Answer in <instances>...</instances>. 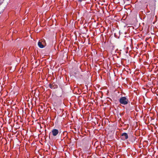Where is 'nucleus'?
Masks as SVG:
<instances>
[{"mask_svg":"<svg viewBox=\"0 0 158 158\" xmlns=\"http://www.w3.org/2000/svg\"><path fill=\"white\" fill-rule=\"evenodd\" d=\"M119 102L122 104L126 105L128 104L129 102L128 99L125 97H123L119 99Z\"/></svg>","mask_w":158,"mask_h":158,"instance_id":"nucleus-1","label":"nucleus"},{"mask_svg":"<svg viewBox=\"0 0 158 158\" xmlns=\"http://www.w3.org/2000/svg\"><path fill=\"white\" fill-rule=\"evenodd\" d=\"M129 102V105L126 107L127 111L128 112L130 110H133L134 109L133 105L131 103H130Z\"/></svg>","mask_w":158,"mask_h":158,"instance_id":"nucleus-2","label":"nucleus"},{"mask_svg":"<svg viewBox=\"0 0 158 158\" xmlns=\"http://www.w3.org/2000/svg\"><path fill=\"white\" fill-rule=\"evenodd\" d=\"M128 138L127 133L124 132L122 134L121 136V139L123 140H125Z\"/></svg>","mask_w":158,"mask_h":158,"instance_id":"nucleus-3","label":"nucleus"},{"mask_svg":"<svg viewBox=\"0 0 158 158\" xmlns=\"http://www.w3.org/2000/svg\"><path fill=\"white\" fill-rule=\"evenodd\" d=\"M52 132V134L54 136H56L59 133L58 130L56 129H53Z\"/></svg>","mask_w":158,"mask_h":158,"instance_id":"nucleus-4","label":"nucleus"},{"mask_svg":"<svg viewBox=\"0 0 158 158\" xmlns=\"http://www.w3.org/2000/svg\"><path fill=\"white\" fill-rule=\"evenodd\" d=\"M38 44L39 47L41 48H43L44 47L42 43L40 41L38 42Z\"/></svg>","mask_w":158,"mask_h":158,"instance_id":"nucleus-5","label":"nucleus"},{"mask_svg":"<svg viewBox=\"0 0 158 158\" xmlns=\"http://www.w3.org/2000/svg\"><path fill=\"white\" fill-rule=\"evenodd\" d=\"M131 141L132 142H134L135 141L136 138L135 137L133 136L131 137Z\"/></svg>","mask_w":158,"mask_h":158,"instance_id":"nucleus-6","label":"nucleus"},{"mask_svg":"<svg viewBox=\"0 0 158 158\" xmlns=\"http://www.w3.org/2000/svg\"><path fill=\"white\" fill-rule=\"evenodd\" d=\"M49 86L50 88L51 89H53L54 88V86L51 84L49 85Z\"/></svg>","mask_w":158,"mask_h":158,"instance_id":"nucleus-7","label":"nucleus"},{"mask_svg":"<svg viewBox=\"0 0 158 158\" xmlns=\"http://www.w3.org/2000/svg\"><path fill=\"white\" fill-rule=\"evenodd\" d=\"M150 15H151L152 16V18H153V17H154V14H150V15H149V16Z\"/></svg>","mask_w":158,"mask_h":158,"instance_id":"nucleus-8","label":"nucleus"},{"mask_svg":"<svg viewBox=\"0 0 158 158\" xmlns=\"http://www.w3.org/2000/svg\"><path fill=\"white\" fill-rule=\"evenodd\" d=\"M1 14V13H0V14Z\"/></svg>","mask_w":158,"mask_h":158,"instance_id":"nucleus-9","label":"nucleus"}]
</instances>
